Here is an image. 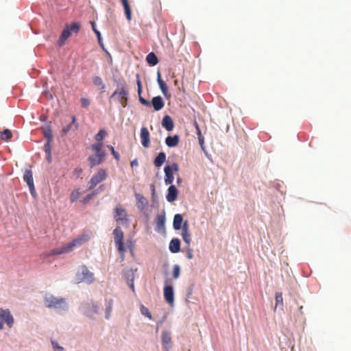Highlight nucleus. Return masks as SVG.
Here are the masks:
<instances>
[{
    "label": "nucleus",
    "instance_id": "473e14b6",
    "mask_svg": "<svg viewBox=\"0 0 351 351\" xmlns=\"http://www.w3.org/2000/svg\"><path fill=\"white\" fill-rule=\"evenodd\" d=\"M43 132L44 136L46 138H47L48 141H51L52 140V131L49 126L45 127L43 129Z\"/></svg>",
    "mask_w": 351,
    "mask_h": 351
},
{
    "label": "nucleus",
    "instance_id": "ddd939ff",
    "mask_svg": "<svg viewBox=\"0 0 351 351\" xmlns=\"http://www.w3.org/2000/svg\"><path fill=\"white\" fill-rule=\"evenodd\" d=\"M178 191L174 185L171 184L168 188L166 199L169 202H172L177 199Z\"/></svg>",
    "mask_w": 351,
    "mask_h": 351
},
{
    "label": "nucleus",
    "instance_id": "bf43d9fd",
    "mask_svg": "<svg viewBox=\"0 0 351 351\" xmlns=\"http://www.w3.org/2000/svg\"><path fill=\"white\" fill-rule=\"evenodd\" d=\"M91 25H92V28H93V30L95 32V30H97L95 27V24L94 22H91Z\"/></svg>",
    "mask_w": 351,
    "mask_h": 351
},
{
    "label": "nucleus",
    "instance_id": "09e8293b",
    "mask_svg": "<svg viewBox=\"0 0 351 351\" xmlns=\"http://www.w3.org/2000/svg\"><path fill=\"white\" fill-rule=\"evenodd\" d=\"M92 198H93V197L91 196V195L90 193L88 194L85 197L83 198V199H82L83 204H87Z\"/></svg>",
    "mask_w": 351,
    "mask_h": 351
},
{
    "label": "nucleus",
    "instance_id": "a211bd4d",
    "mask_svg": "<svg viewBox=\"0 0 351 351\" xmlns=\"http://www.w3.org/2000/svg\"><path fill=\"white\" fill-rule=\"evenodd\" d=\"M162 125L167 131H171L174 127L173 121L171 117L169 115H165L162 120Z\"/></svg>",
    "mask_w": 351,
    "mask_h": 351
},
{
    "label": "nucleus",
    "instance_id": "58836bf2",
    "mask_svg": "<svg viewBox=\"0 0 351 351\" xmlns=\"http://www.w3.org/2000/svg\"><path fill=\"white\" fill-rule=\"evenodd\" d=\"M141 312L143 315H144L145 316L148 317L149 319H152V316L151 313L149 312V309L147 308H146L145 306H144L143 305H142L141 306Z\"/></svg>",
    "mask_w": 351,
    "mask_h": 351
},
{
    "label": "nucleus",
    "instance_id": "412c9836",
    "mask_svg": "<svg viewBox=\"0 0 351 351\" xmlns=\"http://www.w3.org/2000/svg\"><path fill=\"white\" fill-rule=\"evenodd\" d=\"M71 35V29H69V25H66V28L62 31L59 40L58 44L60 46H62L64 45L66 39Z\"/></svg>",
    "mask_w": 351,
    "mask_h": 351
},
{
    "label": "nucleus",
    "instance_id": "e433bc0d",
    "mask_svg": "<svg viewBox=\"0 0 351 351\" xmlns=\"http://www.w3.org/2000/svg\"><path fill=\"white\" fill-rule=\"evenodd\" d=\"M76 121V117L75 116H73L72 117V122L69 124L68 125L65 126L63 128L62 130V134H66L67 132H69V131L71 130V128H72V125L73 123H74Z\"/></svg>",
    "mask_w": 351,
    "mask_h": 351
},
{
    "label": "nucleus",
    "instance_id": "c85d7f7f",
    "mask_svg": "<svg viewBox=\"0 0 351 351\" xmlns=\"http://www.w3.org/2000/svg\"><path fill=\"white\" fill-rule=\"evenodd\" d=\"M121 3L124 8L126 19L128 21H130L132 19V12H131V9H130L129 3H128V0H121Z\"/></svg>",
    "mask_w": 351,
    "mask_h": 351
},
{
    "label": "nucleus",
    "instance_id": "864d4df0",
    "mask_svg": "<svg viewBox=\"0 0 351 351\" xmlns=\"http://www.w3.org/2000/svg\"><path fill=\"white\" fill-rule=\"evenodd\" d=\"M198 141H199V143L202 149L204 150V137L199 138Z\"/></svg>",
    "mask_w": 351,
    "mask_h": 351
},
{
    "label": "nucleus",
    "instance_id": "a878e982",
    "mask_svg": "<svg viewBox=\"0 0 351 351\" xmlns=\"http://www.w3.org/2000/svg\"><path fill=\"white\" fill-rule=\"evenodd\" d=\"M125 278L128 281V285L131 288L133 292L135 291L134 280V274L132 270H130L128 274L125 275Z\"/></svg>",
    "mask_w": 351,
    "mask_h": 351
},
{
    "label": "nucleus",
    "instance_id": "4468645a",
    "mask_svg": "<svg viewBox=\"0 0 351 351\" xmlns=\"http://www.w3.org/2000/svg\"><path fill=\"white\" fill-rule=\"evenodd\" d=\"M135 197L137 208L141 211H143L148 205V201L142 195L138 193L135 194Z\"/></svg>",
    "mask_w": 351,
    "mask_h": 351
},
{
    "label": "nucleus",
    "instance_id": "ea45409f",
    "mask_svg": "<svg viewBox=\"0 0 351 351\" xmlns=\"http://www.w3.org/2000/svg\"><path fill=\"white\" fill-rule=\"evenodd\" d=\"M180 271V269L179 265H175L173 266V277L175 279H176V278H178L179 277Z\"/></svg>",
    "mask_w": 351,
    "mask_h": 351
},
{
    "label": "nucleus",
    "instance_id": "49530a36",
    "mask_svg": "<svg viewBox=\"0 0 351 351\" xmlns=\"http://www.w3.org/2000/svg\"><path fill=\"white\" fill-rule=\"evenodd\" d=\"M51 343L54 351H64V348L61 346H59L55 341H51Z\"/></svg>",
    "mask_w": 351,
    "mask_h": 351
},
{
    "label": "nucleus",
    "instance_id": "8fccbe9b",
    "mask_svg": "<svg viewBox=\"0 0 351 351\" xmlns=\"http://www.w3.org/2000/svg\"><path fill=\"white\" fill-rule=\"evenodd\" d=\"M95 33L97 35V37L98 42H99V45L103 47V44H102V42H101V37L100 32L98 30H95Z\"/></svg>",
    "mask_w": 351,
    "mask_h": 351
},
{
    "label": "nucleus",
    "instance_id": "bb28decb",
    "mask_svg": "<svg viewBox=\"0 0 351 351\" xmlns=\"http://www.w3.org/2000/svg\"><path fill=\"white\" fill-rule=\"evenodd\" d=\"M93 83L95 86H97L98 88L101 91L104 92L106 88V85L103 82L102 79L99 76H95L93 78Z\"/></svg>",
    "mask_w": 351,
    "mask_h": 351
},
{
    "label": "nucleus",
    "instance_id": "dca6fc26",
    "mask_svg": "<svg viewBox=\"0 0 351 351\" xmlns=\"http://www.w3.org/2000/svg\"><path fill=\"white\" fill-rule=\"evenodd\" d=\"M162 342L165 350H168L171 344V337L170 332L164 330L162 332Z\"/></svg>",
    "mask_w": 351,
    "mask_h": 351
},
{
    "label": "nucleus",
    "instance_id": "f8f14e48",
    "mask_svg": "<svg viewBox=\"0 0 351 351\" xmlns=\"http://www.w3.org/2000/svg\"><path fill=\"white\" fill-rule=\"evenodd\" d=\"M136 84H137V87H138V94L139 96V101L143 105L149 107V106H151V104L147 99L142 97L141 95V93H142V84H141L139 74H136Z\"/></svg>",
    "mask_w": 351,
    "mask_h": 351
},
{
    "label": "nucleus",
    "instance_id": "393cba45",
    "mask_svg": "<svg viewBox=\"0 0 351 351\" xmlns=\"http://www.w3.org/2000/svg\"><path fill=\"white\" fill-rule=\"evenodd\" d=\"M166 160V154L164 152H160L154 160V164L156 167H160Z\"/></svg>",
    "mask_w": 351,
    "mask_h": 351
},
{
    "label": "nucleus",
    "instance_id": "aec40b11",
    "mask_svg": "<svg viewBox=\"0 0 351 351\" xmlns=\"http://www.w3.org/2000/svg\"><path fill=\"white\" fill-rule=\"evenodd\" d=\"M182 236L184 241L187 244L191 243V234L189 232V226L187 221H184L182 227Z\"/></svg>",
    "mask_w": 351,
    "mask_h": 351
},
{
    "label": "nucleus",
    "instance_id": "1a4fd4ad",
    "mask_svg": "<svg viewBox=\"0 0 351 351\" xmlns=\"http://www.w3.org/2000/svg\"><path fill=\"white\" fill-rule=\"evenodd\" d=\"M23 180L27 184L30 193L34 194L35 193V188L34 184V179L32 172L29 169H25L23 175Z\"/></svg>",
    "mask_w": 351,
    "mask_h": 351
},
{
    "label": "nucleus",
    "instance_id": "79ce46f5",
    "mask_svg": "<svg viewBox=\"0 0 351 351\" xmlns=\"http://www.w3.org/2000/svg\"><path fill=\"white\" fill-rule=\"evenodd\" d=\"M108 148L110 150L112 154L113 155V156L114 157V158L119 161V159H120V156H119V154H118V152H117L114 147L111 145H108Z\"/></svg>",
    "mask_w": 351,
    "mask_h": 351
},
{
    "label": "nucleus",
    "instance_id": "3c124183",
    "mask_svg": "<svg viewBox=\"0 0 351 351\" xmlns=\"http://www.w3.org/2000/svg\"><path fill=\"white\" fill-rule=\"evenodd\" d=\"M195 128H196V130H197V138H203L204 136H202V132H201V130L199 129V127L198 125V124L197 123H195Z\"/></svg>",
    "mask_w": 351,
    "mask_h": 351
},
{
    "label": "nucleus",
    "instance_id": "39448f33",
    "mask_svg": "<svg viewBox=\"0 0 351 351\" xmlns=\"http://www.w3.org/2000/svg\"><path fill=\"white\" fill-rule=\"evenodd\" d=\"M94 280V274L84 265L80 268V270L76 274V281L77 283L86 282L91 284Z\"/></svg>",
    "mask_w": 351,
    "mask_h": 351
},
{
    "label": "nucleus",
    "instance_id": "0eeeda50",
    "mask_svg": "<svg viewBox=\"0 0 351 351\" xmlns=\"http://www.w3.org/2000/svg\"><path fill=\"white\" fill-rule=\"evenodd\" d=\"M107 178V173L106 170L100 169L89 180L88 182V187L89 190L94 189L98 184L106 180Z\"/></svg>",
    "mask_w": 351,
    "mask_h": 351
},
{
    "label": "nucleus",
    "instance_id": "f704fd0d",
    "mask_svg": "<svg viewBox=\"0 0 351 351\" xmlns=\"http://www.w3.org/2000/svg\"><path fill=\"white\" fill-rule=\"evenodd\" d=\"M80 28V25L77 22H74L71 26H69V29H71V34H77Z\"/></svg>",
    "mask_w": 351,
    "mask_h": 351
},
{
    "label": "nucleus",
    "instance_id": "72a5a7b5",
    "mask_svg": "<svg viewBox=\"0 0 351 351\" xmlns=\"http://www.w3.org/2000/svg\"><path fill=\"white\" fill-rule=\"evenodd\" d=\"M112 306H113V300L112 299H110L109 301H108V306L106 307V319H109L110 317V313L112 312Z\"/></svg>",
    "mask_w": 351,
    "mask_h": 351
},
{
    "label": "nucleus",
    "instance_id": "37998d69",
    "mask_svg": "<svg viewBox=\"0 0 351 351\" xmlns=\"http://www.w3.org/2000/svg\"><path fill=\"white\" fill-rule=\"evenodd\" d=\"M104 188H105L104 185H100L97 189H95V191H92L90 194L93 197L95 195H97L99 193L103 191L104 190Z\"/></svg>",
    "mask_w": 351,
    "mask_h": 351
},
{
    "label": "nucleus",
    "instance_id": "c03bdc74",
    "mask_svg": "<svg viewBox=\"0 0 351 351\" xmlns=\"http://www.w3.org/2000/svg\"><path fill=\"white\" fill-rule=\"evenodd\" d=\"M183 221H173V228L174 229L176 230H180V229H182V227H183V223H182Z\"/></svg>",
    "mask_w": 351,
    "mask_h": 351
},
{
    "label": "nucleus",
    "instance_id": "4be33fe9",
    "mask_svg": "<svg viewBox=\"0 0 351 351\" xmlns=\"http://www.w3.org/2000/svg\"><path fill=\"white\" fill-rule=\"evenodd\" d=\"M114 218L116 219H124L127 216V212L121 205H118L115 208Z\"/></svg>",
    "mask_w": 351,
    "mask_h": 351
},
{
    "label": "nucleus",
    "instance_id": "603ef678",
    "mask_svg": "<svg viewBox=\"0 0 351 351\" xmlns=\"http://www.w3.org/2000/svg\"><path fill=\"white\" fill-rule=\"evenodd\" d=\"M170 167L172 169V172L173 171H179V167H178V165L176 162H173L171 166Z\"/></svg>",
    "mask_w": 351,
    "mask_h": 351
},
{
    "label": "nucleus",
    "instance_id": "7c9ffc66",
    "mask_svg": "<svg viewBox=\"0 0 351 351\" xmlns=\"http://www.w3.org/2000/svg\"><path fill=\"white\" fill-rule=\"evenodd\" d=\"M107 133L104 130H100L99 132L95 135L96 143H103L102 141L106 136Z\"/></svg>",
    "mask_w": 351,
    "mask_h": 351
},
{
    "label": "nucleus",
    "instance_id": "5701e85b",
    "mask_svg": "<svg viewBox=\"0 0 351 351\" xmlns=\"http://www.w3.org/2000/svg\"><path fill=\"white\" fill-rule=\"evenodd\" d=\"M157 82L162 93L167 97L168 93V87L165 82L162 80L160 72H158L157 73Z\"/></svg>",
    "mask_w": 351,
    "mask_h": 351
},
{
    "label": "nucleus",
    "instance_id": "a18cd8bd",
    "mask_svg": "<svg viewBox=\"0 0 351 351\" xmlns=\"http://www.w3.org/2000/svg\"><path fill=\"white\" fill-rule=\"evenodd\" d=\"M186 256L188 259H192L193 258V250L188 247L186 250Z\"/></svg>",
    "mask_w": 351,
    "mask_h": 351
},
{
    "label": "nucleus",
    "instance_id": "2f4dec72",
    "mask_svg": "<svg viewBox=\"0 0 351 351\" xmlns=\"http://www.w3.org/2000/svg\"><path fill=\"white\" fill-rule=\"evenodd\" d=\"M1 139L5 141L10 140L12 137V134L11 131L8 129H5L3 132H1Z\"/></svg>",
    "mask_w": 351,
    "mask_h": 351
},
{
    "label": "nucleus",
    "instance_id": "e2e57ef3",
    "mask_svg": "<svg viewBox=\"0 0 351 351\" xmlns=\"http://www.w3.org/2000/svg\"><path fill=\"white\" fill-rule=\"evenodd\" d=\"M75 129H77V124L75 125Z\"/></svg>",
    "mask_w": 351,
    "mask_h": 351
},
{
    "label": "nucleus",
    "instance_id": "9d476101",
    "mask_svg": "<svg viewBox=\"0 0 351 351\" xmlns=\"http://www.w3.org/2000/svg\"><path fill=\"white\" fill-rule=\"evenodd\" d=\"M164 298L170 306H173L174 302V293L172 286L167 285L164 287Z\"/></svg>",
    "mask_w": 351,
    "mask_h": 351
},
{
    "label": "nucleus",
    "instance_id": "c756f323",
    "mask_svg": "<svg viewBox=\"0 0 351 351\" xmlns=\"http://www.w3.org/2000/svg\"><path fill=\"white\" fill-rule=\"evenodd\" d=\"M146 60L151 66H155L158 64V60L154 52H150L146 57Z\"/></svg>",
    "mask_w": 351,
    "mask_h": 351
},
{
    "label": "nucleus",
    "instance_id": "f3484780",
    "mask_svg": "<svg viewBox=\"0 0 351 351\" xmlns=\"http://www.w3.org/2000/svg\"><path fill=\"white\" fill-rule=\"evenodd\" d=\"M152 105L156 111H158L163 108L165 102L160 96H156L152 98Z\"/></svg>",
    "mask_w": 351,
    "mask_h": 351
},
{
    "label": "nucleus",
    "instance_id": "b1692460",
    "mask_svg": "<svg viewBox=\"0 0 351 351\" xmlns=\"http://www.w3.org/2000/svg\"><path fill=\"white\" fill-rule=\"evenodd\" d=\"M169 250L172 253H177L180 250V242L178 239H173L170 241Z\"/></svg>",
    "mask_w": 351,
    "mask_h": 351
},
{
    "label": "nucleus",
    "instance_id": "7ed1b4c3",
    "mask_svg": "<svg viewBox=\"0 0 351 351\" xmlns=\"http://www.w3.org/2000/svg\"><path fill=\"white\" fill-rule=\"evenodd\" d=\"M129 95L127 84L124 80L118 84L117 90L112 94L110 99L117 97L118 101L125 108L128 105V96Z\"/></svg>",
    "mask_w": 351,
    "mask_h": 351
},
{
    "label": "nucleus",
    "instance_id": "c9c22d12",
    "mask_svg": "<svg viewBox=\"0 0 351 351\" xmlns=\"http://www.w3.org/2000/svg\"><path fill=\"white\" fill-rule=\"evenodd\" d=\"M80 196V192L79 191V190H75V191H72V193H71V195H70L71 202H76L79 199Z\"/></svg>",
    "mask_w": 351,
    "mask_h": 351
},
{
    "label": "nucleus",
    "instance_id": "6e6552de",
    "mask_svg": "<svg viewBox=\"0 0 351 351\" xmlns=\"http://www.w3.org/2000/svg\"><path fill=\"white\" fill-rule=\"evenodd\" d=\"M114 242L117 250L120 253L125 251L123 246V233L119 227H117L113 231Z\"/></svg>",
    "mask_w": 351,
    "mask_h": 351
},
{
    "label": "nucleus",
    "instance_id": "9b49d317",
    "mask_svg": "<svg viewBox=\"0 0 351 351\" xmlns=\"http://www.w3.org/2000/svg\"><path fill=\"white\" fill-rule=\"evenodd\" d=\"M140 136H141L142 145L145 148L149 147L150 138H149V132L147 128L143 127L141 128Z\"/></svg>",
    "mask_w": 351,
    "mask_h": 351
},
{
    "label": "nucleus",
    "instance_id": "4d7b16f0",
    "mask_svg": "<svg viewBox=\"0 0 351 351\" xmlns=\"http://www.w3.org/2000/svg\"><path fill=\"white\" fill-rule=\"evenodd\" d=\"M138 165V161L135 159L131 162V166H137Z\"/></svg>",
    "mask_w": 351,
    "mask_h": 351
},
{
    "label": "nucleus",
    "instance_id": "5fc2aeb1",
    "mask_svg": "<svg viewBox=\"0 0 351 351\" xmlns=\"http://www.w3.org/2000/svg\"><path fill=\"white\" fill-rule=\"evenodd\" d=\"M173 219H182V215H180V214H176V215L174 216Z\"/></svg>",
    "mask_w": 351,
    "mask_h": 351
},
{
    "label": "nucleus",
    "instance_id": "423d86ee",
    "mask_svg": "<svg viewBox=\"0 0 351 351\" xmlns=\"http://www.w3.org/2000/svg\"><path fill=\"white\" fill-rule=\"evenodd\" d=\"M4 324H6L9 328L14 325V318L9 309L0 308V330L4 328Z\"/></svg>",
    "mask_w": 351,
    "mask_h": 351
},
{
    "label": "nucleus",
    "instance_id": "f257e3e1",
    "mask_svg": "<svg viewBox=\"0 0 351 351\" xmlns=\"http://www.w3.org/2000/svg\"><path fill=\"white\" fill-rule=\"evenodd\" d=\"M88 239L89 237L87 234H82L78 236L77 238L74 239L72 241L67 243H64L60 247L52 249L49 252L45 253L44 254V256L50 257L53 256H57L69 253L74 250L75 248L79 247L84 243H86L88 240Z\"/></svg>",
    "mask_w": 351,
    "mask_h": 351
},
{
    "label": "nucleus",
    "instance_id": "680f3d73",
    "mask_svg": "<svg viewBox=\"0 0 351 351\" xmlns=\"http://www.w3.org/2000/svg\"><path fill=\"white\" fill-rule=\"evenodd\" d=\"M164 221H163V220L158 221L159 223H160V224H163Z\"/></svg>",
    "mask_w": 351,
    "mask_h": 351
},
{
    "label": "nucleus",
    "instance_id": "6e6d98bb",
    "mask_svg": "<svg viewBox=\"0 0 351 351\" xmlns=\"http://www.w3.org/2000/svg\"><path fill=\"white\" fill-rule=\"evenodd\" d=\"M165 213H162V214H160V215H159L158 216V219H158V220L165 219Z\"/></svg>",
    "mask_w": 351,
    "mask_h": 351
},
{
    "label": "nucleus",
    "instance_id": "052dcab7",
    "mask_svg": "<svg viewBox=\"0 0 351 351\" xmlns=\"http://www.w3.org/2000/svg\"><path fill=\"white\" fill-rule=\"evenodd\" d=\"M181 182H182V179H181V178L180 176H178L177 178V183H178V184H180Z\"/></svg>",
    "mask_w": 351,
    "mask_h": 351
},
{
    "label": "nucleus",
    "instance_id": "4c0bfd02",
    "mask_svg": "<svg viewBox=\"0 0 351 351\" xmlns=\"http://www.w3.org/2000/svg\"><path fill=\"white\" fill-rule=\"evenodd\" d=\"M276 306L279 305H282L283 304V298L282 293H276Z\"/></svg>",
    "mask_w": 351,
    "mask_h": 351
},
{
    "label": "nucleus",
    "instance_id": "6ab92c4d",
    "mask_svg": "<svg viewBox=\"0 0 351 351\" xmlns=\"http://www.w3.org/2000/svg\"><path fill=\"white\" fill-rule=\"evenodd\" d=\"M180 141V137L176 134L174 136H168L165 139V143L169 147H176Z\"/></svg>",
    "mask_w": 351,
    "mask_h": 351
},
{
    "label": "nucleus",
    "instance_id": "f03ea898",
    "mask_svg": "<svg viewBox=\"0 0 351 351\" xmlns=\"http://www.w3.org/2000/svg\"><path fill=\"white\" fill-rule=\"evenodd\" d=\"M104 143H94L91 145L92 150L95 152V154L88 158L91 167L99 165L104 160L106 153L102 151Z\"/></svg>",
    "mask_w": 351,
    "mask_h": 351
},
{
    "label": "nucleus",
    "instance_id": "2eb2a0df",
    "mask_svg": "<svg viewBox=\"0 0 351 351\" xmlns=\"http://www.w3.org/2000/svg\"><path fill=\"white\" fill-rule=\"evenodd\" d=\"M165 172V182L167 185L171 184L173 182V173L172 172V169L169 165L165 166L164 168Z\"/></svg>",
    "mask_w": 351,
    "mask_h": 351
},
{
    "label": "nucleus",
    "instance_id": "cd10ccee",
    "mask_svg": "<svg viewBox=\"0 0 351 351\" xmlns=\"http://www.w3.org/2000/svg\"><path fill=\"white\" fill-rule=\"evenodd\" d=\"M121 3L124 8L126 19L128 21H130L132 19V12H131V9H130L129 3H128V0H121Z\"/></svg>",
    "mask_w": 351,
    "mask_h": 351
},
{
    "label": "nucleus",
    "instance_id": "13d9d810",
    "mask_svg": "<svg viewBox=\"0 0 351 351\" xmlns=\"http://www.w3.org/2000/svg\"><path fill=\"white\" fill-rule=\"evenodd\" d=\"M150 187H151V190L152 191V193L154 195L155 193V186H154V184H152Z\"/></svg>",
    "mask_w": 351,
    "mask_h": 351
},
{
    "label": "nucleus",
    "instance_id": "20e7f679",
    "mask_svg": "<svg viewBox=\"0 0 351 351\" xmlns=\"http://www.w3.org/2000/svg\"><path fill=\"white\" fill-rule=\"evenodd\" d=\"M44 301L47 307L50 308H62L66 305L64 298H59L51 294H46Z\"/></svg>",
    "mask_w": 351,
    "mask_h": 351
},
{
    "label": "nucleus",
    "instance_id": "de8ad7c7",
    "mask_svg": "<svg viewBox=\"0 0 351 351\" xmlns=\"http://www.w3.org/2000/svg\"><path fill=\"white\" fill-rule=\"evenodd\" d=\"M49 142L50 141L47 142V143L45 145V152L47 153H48V160L50 162V160H51V154H50Z\"/></svg>",
    "mask_w": 351,
    "mask_h": 351
},
{
    "label": "nucleus",
    "instance_id": "a19ab883",
    "mask_svg": "<svg viewBox=\"0 0 351 351\" xmlns=\"http://www.w3.org/2000/svg\"><path fill=\"white\" fill-rule=\"evenodd\" d=\"M80 101L81 106L84 108H88L90 103L88 99L84 97L81 98Z\"/></svg>",
    "mask_w": 351,
    "mask_h": 351
}]
</instances>
